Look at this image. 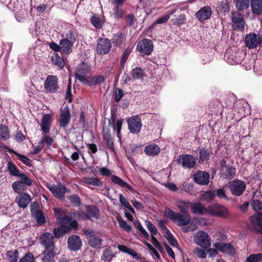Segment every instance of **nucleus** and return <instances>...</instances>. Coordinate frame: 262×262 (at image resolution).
I'll return each instance as SVG.
<instances>
[{
  "instance_id": "42",
  "label": "nucleus",
  "mask_w": 262,
  "mask_h": 262,
  "mask_svg": "<svg viewBox=\"0 0 262 262\" xmlns=\"http://www.w3.org/2000/svg\"><path fill=\"white\" fill-rule=\"evenodd\" d=\"M58 88L57 78L55 76L50 75V93H55Z\"/></svg>"
},
{
  "instance_id": "1",
  "label": "nucleus",
  "mask_w": 262,
  "mask_h": 262,
  "mask_svg": "<svg viewBox=\"0 0 262 262\" xmlns=\"http://www.w3.org/2000/svg\"><path fill=\"white\" fill-rule=\"evenodd\" d=\"M164 214L178 226H182L181 230L183 232L193 231L197 229L196 224L191 222V216L188 213H177L170 209L166 208Z\"/></svg>"
},
{
  "instance_id": "21",
  "label": "nucleus",
  "mask_w": 262,
  "mask_h": 262,
  "mask_svg": "<svg viewBox=\"0 0 262 262\" xmlns=\"http://www.w3.org/2000/svg\"><path fill=\"white\" fill-rule=\"evenodd\" d=\"M245 42L246 47L250 49L256 48L259 45L257 35L255 33H250L247 35L245 38Z\"/></svg>"
},
{
  "instance_id": "10",
  "label": "nucleus",
  "mask_w": 262,
  "mask_h": 262,
  "mask_svg": "<svg viewBox=\"0 0 262 262\" xmlns=\"http://www.w3.org/2000/svg\"><path fill=\"white\" fill-rule=\"evenodd\" d=\"M177 162L184 168H192L196 164V159L190 155L183 154L180 155Z\"/></svg>"
},
{
  "instance_id": "29",
  "label": "nucleus",
  "mask_w": 262,
  "mask_h": 262,
  "mask_svg": "<svg viewBox=\"0 0 262 262\" xmlns=\"http://www.w3.org/2000/svg\"><path fill=\"white\" fill-rule=\"evenodd\" d=\"M160 151V148L158 145L156 144H150L145 147L144 152L146 155L149 156H154L158 155Z\"/></svg>"
},
{
  "instance_id": "27",
  "label": "nucleus",
  "mask_w": 262,
  "mask_h": 262,
  "mask_svg": "<svg viewBox=\"0 0 262 262\" xmlns=\"http://www.w3.org/2000/svg\"><path fill=\"white\" fill-rule=\"evenodd\" d=\"M50 191L56 198L60 199H62L64 194L67 192H69L64 186L61 185L50 188Z\"/></svg>"
},
{
  "instance_id": "24",
  "label": "nucleus",
  "mask_w": 262,
  "mask_h": 262,
  "mask_svg": "<svg viewBox=\"0 0 262 262\" xmlns=\"http://www.w3.org/2000/svg\"><path fill=\"white\" fill-rule=\"evenodd\" d=\"M250 222L253 228L262 233V213H256L250 218Z\"/></svg>"
},
{
  "instance_id": "17",
  "label": "nucleus",
  "mask_w": 262,
  "mask_h": 262,
  "mask_svg": "<svg viewBox=\"0 0 262 262\" xmlns=\"http://www.w3.org/2000/svg\"><path fill=\"white\" fill-rule=\"evenodd\" d=\"M210 176L208 173L203 171H198L193 175L194 181L200 185H205L209 182Z\"/></svg>"
},
{
  "instance_id": "32",
  "label": "nucleus",
  "mask_w": 262,
  "mask_h": 262,
  "mask_svg": "<svg viewBox=\"0 0 262 262\" xmlns=\"http://www.w3.org/2000/svg\"><path fill=\"white\" fill-rule=\"evenodd\" d=\"M104 80V78L103 76H95L91 79L88 78L84 84L90 86L93 85L100 84L101 83H102Z\"/></svg>"
},
{
  "instance_id": "51",
  "label": "nucleus",
  "mask_w": 262,
  "mask_h": 262,
  "mask_svg": "<svg viewBox=\"0 0 262 262\" xmlns=\"http://www.w3.org/2000/svg\"><path fill=\"white\" fill-rule=\"evenodd\" d=\"M134 224L135 226L137 228V229L138 230V231L140 232L141 234L143 235L146 238L149 237V234L144 229V228L143 227L140 222H134Z\"/></svg>"
},
{
  "instance_id": "26",
  "label": "nucleus",
  "mask_w": 262,
  "mask_h": 262,
  "mask_svg": "<svg viewBox=\"0 0 262 262\" xmlns=\"http://www.w3.org/2000/svg\"><path fill=\"white\" fill-rule=\"evenodd\" d=\"M89 244L95 249H100L102 247V239L99 235L95 233L89 237Z\"/></svg>"
},
{
  "instance_id": "64",
  "label": "nucleus",
  "mask_w": 262,
  "mask_h": 262,
  "mask_svg": "<svg viewBox=\"0 0 262 262\" xmlns=\"http://www.w3.org/2000/svg\"><path fill=\"white\" fill-rule=\"evenodd\" d=\"M215 194L220 199H227V196L225 194V190L224 188L217 189Z\"/></svg>"
},
{
  "instance_id": "13",
  "label": "nucleus",
  "mask_w": 262,
  "mask_h": 262,
  "mask_svg": "<svg viewBox=\"0 0 262 262\" xmlns=\"http://www.w3.org/2000/svg\"><path fill=\"white\" fill-rule=\"evenodd\" d=\"M112 48L110 40L105 38H101L97 40L96 52L99 55L107 54Z\"/></svg>"
},
{
  "instance_id": "39",
  "label": "nucleus",
  "mask_w": 262,
  "mask_h": 262,
  "mask_svg": "<svg viewBox=\"0 0 262 262\" xmlns=\"http://www.w3.org/2000/svg\"><path fill=\"white\" fill-rule=\"evenodd\" d=\"M113 257L114 255L112 249L111 248H107L103 250L101 259L105 262H110Z\"/></svg>"
},
{
  "instance_id": "59",
  "label": "nucleus",
  "mask_w": 262,
  "mask_h": 262,
  "mask_svg": "<svg viewBox=\"0 0 262 262\" xmlns=\"http://www.w3.org/2000/svg\"><path fill=\"white\" fill-rule=\"evenodd\" d=\"M253 209L255 211H262V202L259 200H253L251 203Z\"/></svg>"
},
{
  "instance_id": "38",
  "label": "nucleus",
  "mask_w": 262,
  "mask_h": 262,
  "mask_svg": "<svg viewBox=\"0 0 262 262\" xmlns=\"http://www.w3.org/2000/svg\"><path fill=\"white\" fill-rule=\"evenodd\" d=\"M236 8L239 11L247 9L249 6V0H234Z\"/></svg>"
},
{
  "instance_id": "4",
  "label": "nucleus",
  "mask_w": 262,
  "mask_h": 262,
  "mask_svg": "<svg viewBox=\"0 0 262 262\" xmlns=\"http://www.w3.org/2000/svg\"><path fill=\"white\" fill-rule=\"evenodd\" d=\"M55 215L57 219L60 222L61 225H69L73 221L72 219L76 218L77 216L79 214L76 212H68L64 209L58 208L53 209ZM74 220H73L74 221Z\"/></svg>"
},
{
  "instance_id": "41",
  "label": "nucleus",
  "mask_w": 262,
  "mask_h": 262,
  "mask_svg": "<svg viewBox=\"0 0 262 262\" xmlns=\"http://www.w3.org/2000/svg\"><path fill=\"white\" fill-rule=\"evenodd\" d=\"M191 209L195 214H202L204 211V206L200 203H191Z\"/></svg>"
},
{
  "instance_id": "34",
  "label": "nucleus",
  "mask_w": 262,
  "mask_h": 262,
  "mask_svg": "<svg viewBox=\"0 0 262 262\" xmlns=\"http://www.w3.org/2000/svg\"><path fill=\"white\" fill-rule=\"evenodd\" d=\"M111 180L114 183L119 185L121 187H126L129 190L132 189V186H130L126 182L124 181L122 179L117 176H112Z\"/></svg>"
},
{
  "instance_id": "22",
  "label": "nucleus",
  "mask_w": 262,
  "mask_h": 262,
  "mask_svg": "<svg viewBox=\"0 0 262 262\" xmlns=\"http://www.w3.org/2000/svg\"><path fill=\"white\" fill-rule=\"evenodd\" d=\"M212 15V10L209 6H205L200 9L196 13V17L200 21L209 19Z\"/></svg>"
},
{
  "instance_id": "62",
  "label": "nucleus",
  "mask_w": 262,
  "mask_h": 262,
  "mask_svg": "<svg viewBox=\"0 0 262 262\" xmlns=\"http://www.w3.org/2000/svg\"><path fill=\"white\" fill-rule=\"evenodd\" d=\"M20 177V181L19 182H21L22 184H25L28 186H31L32 184V181L30 180V178H29L28 177H27L25 174L22 173L20 174H19Z\"/></svg>"
},
{
  "instance_id": "40",
  "label": "nucleus",
  "mask_w": 262,
  "mask_h": 262,
  "mask_svg": "<svg viewBox=\"0 0 262 262\" xmlns=\"http://www.w3.org/2000/svg\"><path fill=\"white\" fill-rule=\"evenodd\" d=\"M171 21L174 25L180 26L185 23L186 17L184 14H181L178 16H174Z\"/></svg>"
},
{
  "instance_id": "8",
  "label": "nucleus",
  "mask_w": 262,
  "mask_h": 262,
  "mask_svg": "<svg viewBox=\"0 0 262 262\" xmlns=\"http://www.w3.org/2000/svg\"><path fill=\"white\" fill-rule=\"evenodd\" d=\"M246 185L244 181L236 179L229 183V188L232 195L240 196L245 191Z\"/></svg>"
},
{
  "instance_id": "30",
  "label": "nucleus",
  "mask_w": 262,
  "mask_h": 262,
  "mask_svg": "<svg viewBox=\"0 0 262 262\" xmlns=\"http://www.w3.org/2000/svg\"><path fill=\"white\" fill-rule=\"evenodd\" d=\"M88 214L83 213L81 217L83 219H91L92 217L98 218L99 215V210L94 207H89L87 208Z\"/></svg>"
},
{
  "instance_id": "36",
  "label": "nucleus",
  "mask_w": 262,
  "mask_h": 262,
  "mask_svg": "<svg viewBox=\"0 0 262 262\" xmlns=\"http://www.w3.org/2000/svg\"><path fill=\"white\" fill-rule=\"evenodd\" d=\"M131 75L132 79H140L144 77V71L141 68L138 67L132 70Z\"/></svg>"
},
{
  "instance_id": "14",
  "label": "nucleus",
  "mask_w": 262,
  "mask_h": 262,
  "mask_svg": "<svg viewBox=\"0 0 262 262\" xmlns=\"http://www.w3.org/2000/svg\"><path fill=\"white\" fill-rule=\"evenodd\" d=\"M77 226V222L75 220L73 221L69 225H61V226L54 229V236L55 237L58 238L64 234L69 232L71 229H76Z\"/></svg>"
},
{
  "instance_id": "60",
  "label": "nucleus",
  "mask_w": 262,
  "mask_h": 262,
  "mask_svg": "<svg viewBox=\"0 0 262 262\" xmlns=\"http://www.w3.org/2000/svg\"><path fill=\"white\" fill-rule=\"evenodd\" d=\"M69 199L74 206H79L80 205V200L79 196L77 194H73L70 196Z\"/></svg>"
},
{
  "instance_id": "16",
  "label": "nucleus",
  "mask_w": 262,
  "mask_h": 262,
  "mask_svg": "<svg viewBox=\"0 0 262 262\" xmlns=\"http://www.w3.org/2000/svg\"><path fill=\"white\" fill-rule=\"evenodd\" d=\"M231 17L234 29L242 31L245 27V21L242 14L238 12H233Z\"/></svg>"
},
{
  "instance_id": "25",
  "label": "nucleus",
  "mask_w": 262,
  "mask_h": 262,
  "mask_svg": "<svg viewBox=\"0 0 262 262\" xmlns=\"http://www.w3.org/2000/svg\"><path fill=\"white\" fill-rule=\"evenodd\" d=\"M31 212L32 216L37 220L39 224L45 223V218L41 211L37 208V204H33L31 206Z\"/></svg>"
},
{
  "instance_id": "7",
  "label": "nucleus",
  "mask_w": 262,
  "mask_h": 262,
  "mask_svg": "<svg viewBox=\"0 0 262 262\" xmlns=\"http://www.w3.org/2000/svg\"><path fill=\"white\" fill-rule=\"evenodd\" d=\"M90 72V67L86 63L81 62L76 69L75 78L84 84L88 79L86 75Z\"/></svg>"
},
{
  "instance_id": "57",
  "label": "nucleus",
  "mask_w": 262,
  "mask_h": 262,
  "mask_svg": "<svg viewBox=\"0 0 262 262\" xmlns=\"http://www.w3.org/2000/svg\"><path fill=\"white\" fill-rule=\"evenodd\" d=\"M168 232V234L166 235V237L169 242V244L174 247H177L178 245L177 241L176 239L175 238H174L173 236L170 233V232Z\"/></svg>"
},
{
  "instance_id": "5",
  "label": "nucleus",
  "mask_w": 262,
  "mask_h": 262,
  "mask_svg": "<svg viewBox=\"0 0 262 262\" xmlns=\"http://www.w3.org/2000/svg\"><path fill=\"white\" fill-rule=\"evenodd\" d=\"M208 211L211 216L227 218L230 215L228 209L224 206L219 204L210 205L208 208Z\"/></svg>"
},
{
  "instance_id": "52",
  "label": "nucleus",
  "mask_w": 262,
  "mask_h": 262,
  "mask_svg": "<svg viewBox=\"0 0 262 262\" xmlns=\"http://www.w3.org/2000/svg\"><path fill=\"white\" fill-rule=\"evenodd\" d=\"M6 255L11 262H16L18 259V252L17 250H15L14 252L9 251Z\"/></svg>"
},
{
  "instance_id": "33",
  "label": "nucleus",
  "mask_w": 262,
  "mask_h": 262,
  "mask_svg": "<svg viewBox=\"0 0 262 262\" xmlns=\"http://www.w3.org/2000/svg\"><path fill=\"white\" fill-rule=\"evenodd\" d=\"M181 190L184 191L191 195H194L195 192L193 190V184L187 182H184L179 186Z\"/></svg>"
},
{
  "instance_id": "47",
  "label": "nucleus",
  "mask_w": 262,
  "mask_h": 262,
  "mask_svg": "<svg viewBox=\"0 0 262 262\" xmlns=\"http://www.w3.org/2000/svg\"><path fill=\"white\" fill-rule=\"evenodd\" d=\"M210 154L207 149L205 148L200 150L199 152V162L207 161L209 159Z\"/></svg>"
},
{
  "instance_id": "19",
  "label": "nucleus",
  "mask_w": 262,
  "mask_h": 262,
  "mask_svg": "<svg viewBox=\"0 0 262 262\" xmlns=\"http://www.w3.org/2000/svg\"><path fill=\"white\" fill-rule=\"evenodd\" d=\"M31 196L27 193L23 192L19 194L16 198L15 202L19 208L25 209L31 202Z\"/></svg>"
},
{
  "instance_id": "31",
  "label": "nucleus",
  "mask_w": 262,
  "mask_h": 262,
  "mask_svg": "<svg viewBox=\"0 0 262 262\" xmlns=\"http://www.w3.org/2000/svg\"><path fill=\"white\" fill-rule=\"evenodd\" d=\"M177 207L179 208L181 212L184 213H188L189 208H191V203L189 201H184L179 200L177 201Z\"/></svg>"
},
{
  "instance_id": "63",
  "label": "nucleus",
  "mask_w": 262,
  "mask_h": 262,
  "mask_svg": "<svg viewBox=\"0 0 262 262\" xmlns=\"http://www.w3.org/2000/svg\"><path fill=\"white\" fill-rule=\"evenodd\" d=\"M213 238L218 242H222L226 237L223 231H217L213 235Z\"/></svg>"
},
{
  "instance_id": "18",
  "label": "nucleus",
  "mask_w": 262,
  "mask_h": 262,
  "mask_svg": "<svg viewBox=\"0 0 262 262\" xmlns=\"http://www.w3.org/2000/svg\"><path fill=\"white\" fill-rule=\"evenodd\" d=\"M68 247L71 251H76L79 250L82 246V241L79 236L72 235L68 239Z\"/></svg>"
},
{
  "instance_id": "11",
  "label": "nucleus",
  "mask_w": 262,
  "mask_h": 262,
  "mask_svg": "<svg viewBox=\"0 0 262 262\" xmlns=\"http://www.w3.org/2000/svg\"><path fill=\"white\" fill-rule=\"evenodd\" d=\"M137 49L142 55H149L154 49L152 41L147 39H143L138 42Z\"/></svg>"
},
{
  "instance_id": "61",
  "label": "nucleus",
  "mask_w": 262,
  "mask_h": 262,
  "mask_svg": "<svg viewBox=\"0 0 262 262\" xmlns=\"http://www.w3.org/2000/svg\"><path fill=\"white\" fill-rule=\"evenodd\" d=\"M193 253L199 258H205L206 257V253L205 251L199 248H195L193 251Z\"/></svg>"
},
{
  "instance_id": "3",
  "label": "nucleus",
  "mask_w": 262,
  "mask_h": 262,
  "mask_svg": "<svg viewBox=\"0 0 262 262\" xmlns=\"http://www.w3.org/2000/svg\"><path fill=\"white\" fill-rule=\"evenodd\" d=\"M69 39L64 38L60 41L59 45H58L55 42H52L50 43V49H52L55 52L61 51L63 53L69 54L71 52L72 47L75 41V37L70 33Z\"/></svg>"
},
{
  "instance_id": "43",
  "label": "nucleus",
  "mask_w": 262,
  "mask_h": 262,
  "mask_svg": "<svg viewBox=\"0 0 262 262\" xmlns=\"http://www.w3.org/2000/svg\"><path fill=\"white\" fill-rule=\"evenodd\" d=\"M10 134L8 127L3 124H0V139L6 140L9 138Z\"/></svg>"
},
{
  "instance_id": "54",
  "label": "nucleus",
  "mask_w": 262,
  "mask_h": 262,
  "mask_svg": "<svg viewBox=\"0 0 262 262\" xmlns=\"http://www.w3.org/2000/svg\"><path fill=\"white\" fill-rule=\"evenodd\" d=\"M115 7L113 8L114 14L116 18L119 19L123 15V11L122 9L119 8V5H114Z\"/></svg>"
},
{
  "instance_id": "9",
  "label": "nucleus",
  "mask_w": 262,
  "mask_h": 262,
  "mask_svg": "<svg viewBox=\"0 0 262 262\" xmlns=\"http://www.w3.org/2000/svg\"><path fill=\"white\" fill-rule=\"evenodd\" d=\"M220 174L223 179H232L234 177L235 169L234 167L227 163V161L223 159L220 162Z\"/></svg>"
},
{
  "instance_id": "35",
  "label": "nucleus",
  "mask_w": 262,
  "mask_h": 262,
  "mask_svg": "<svg viewBox=\"0 0 262 262\" xmlns=\"http://www.w3.org/2000/svg\"><path fill=\"white\" fill-rule=\"evenodd\" d=\"M51 60L52 62L60 69H62L65 65L64 60L57 53H55L54 55L52 56Z\"/></svg>"
},
{
  "instance_id": "6",
  "label": "nucleus",
  "mask_w": 262,
  "mask_h": 262,
  "mask_svg": "<svg viewBox=\"0 0 262 262\" xmlns=\"http://www.w3.org/2000/svg\"><path fill=\"white\" fill-rule=\"evenodd\" d=\"M194 242L201 247L208 249L211 246L208 234L203 231H199L194 235Z\"/></svg>"
},
{
  "instance_id": "15",
  "label": "nucleus",
  "mask_w": 262,
  "mask_h": 262,
  "mask_svg": "<svg viewBox=\"0 0 262 262\" xmlns=\"http://www.w3.org/2000/svg\"><path fill=\"white\" fill-rule=\"evenodd\" d=\"M128 129L130 133L136 134L140 132L142 123L141 120L137 117L134 116L130 118L127 120Z\"/></svg>"
},
{
  "instance_id": "28",
  "label": "nucleus",
  "mask_w": 262,
  "mask_h": 262,
  "mask_svg": "<svg viewBox=\"0 0 262 262\" xmlns=\"http://www.w3.org/2000/svg\"><path fill=\"white\" fill-rule=\"evenodd\" d=\"M251 7L253 13L256 15L262 14V1L251 0Z\"/></svg>"
},
{
  "instance_id": "12",
  "label": "nucleus",
  "mask_w": 262,
  "mask_h": 262,
  "mask_svg": "<svg viewBox=\"0 0 262 262\" xmlns=\"http://www.w3.org/2000/svg\"><path fill=\"white\" fill-rule=\"evenodd\" d=\"M39 242L46 248L45 251L41 254L42 262H49V233H42L39 238Z\"/></svg>"
},
{
  "instance_id": "46",
  "label": "nucleus",
  "mask_w": 262,
  "mask_h": 262,
  "mask_svg": "<svg viewBox=\"0 0 262 262\" xmlns=\"http://www.w3.org/2000/svg\"><path fill=\"white\" fill-rule=\"evenodd\" d=\"M117 220L119 223L120 227L123 228L124 230L127 232H130L132 230V227L130 225L127 224L125 221H124L120 216H117Z\"/></svg>"
},
{
  "instance_id": "58",
  "label": "nucleus",
  "mask_w": 262,
  "mask_h": 262,
  "mask_svg": "<svg viewBox=\"0 0 262 262\" xmlns=\"http://www.w3.org/2000/svg\"><path fill=\"white\" fill-rule=\"evenodd\" d=\"M20 262H35V259L33 255L31 253L28 252L20 259Z\"/></svg>"
},
{
  "instance_id": "55",
  "label": "nucleus",
  "mask_w": 262,
  "mask_h": 262,
  "mask_svg": "<svg viewBox=\"0 0 262 262\" xmlns=\"http://www.w3.org/2000/svg\"><path fill=\"white\" fill-rule=\"evenodd\" d=\"M12 188L15 192L21 193L23 190V184L19 181L15 182L12 184Z\"/></svg>"
},
{
  "instance_id": "49",
  "label": "nucleus",
  "mask_w": 262,
  "mask_h": 262,
  "mask_svg": "<svg viewBox=\"0 0 262 262\" xmlns=\"http://www.w3.org/2000/svg\"><path fill=\"white\" fill-rule=\"evenodd\" d=\"M262 260L261 253L252 254L247 258V262H260Z\"/></svg>"
},
{
  "instance_id": "23",
  "label": "nucleus",
  "mask_w": 262,
  "mask_h": 262,
  "mask_svg": "<svg viewBox=\"0 0 262 262\" xmlns=\"http://www.w3.org/2000/svg\"><path fill=\"white\" fill-rule=\"evenodd\" d=\"M71 115L68 106L65 107L61 112V115L59 118L60 126L62 127H66L69 124L70 121Z\"/></svg>"
},
{
  "instance_id": "56",
  "label": "nucleus",
  "mask_w": 262,
  "mask_h": 262,
  "mask_svg": "<svg viewBox=\"0 0 262 262\" xmlns=\"http://www.w3.org/2000/svg\"><path fill=\"white\" fill-rule=\"evenodd\" d=\"M145 224L147 228L150 232L151 235H155L157 234L158 231L157 228L150 222L146 221Z\"/></svg>"
},
{
  "instance_id": "45",
  "label": "nucleus",
  "mask_w": 262,
  "mask_h": 262,
  "mask_svg": "<svg viewBox=\"0 0 262 262\" xmlns=\"http://www.w3.org/2000/svg\"><path fill=\"white\" fill-rule=\"evenodd\" d=\"M125 40L124 35L121 33H117L113 35V42L118 45H121Z\"/></svg>"
},
{
  "instance_id": "44",
  "label": "nucleus",
  "mask_w": 262,
  "mask_h": 262,
  "mask_svg": "<svg viewBox=\"0 0 262 262\" xmlns=\"http://www.w3.org/2000/svg\"><path fill=\"white\" fill-rule=\"evenodd\" d=\"M103 139L106 142L108 148L112 151H114V143L111 134L107 132L105 133L103 135Z\"/></svg>"
},
{
  "instance_id": "53",
  "label": "nucleus",
  "mask_w": 262,
  "mask_h": 262,
  "mask_svg": "<svg viewBox=\"0 0 262 262\" xmlns=\"http://www.w3.org/2000/svg\"><path fill=\"white\" fill-rule=\"evenodd\" d=\"M91 22L93 26L97 29H100L102 27V22L101 20V19L97 16H93L92 17Z\"/></svg>"
},
{
  "instance_id": "48",
  "label": "nucleus",
  "mask_w": 262,
  "mask_h": 262,
  "mask_svg": "<svg viewBox=\"0 0 262 262\" xmlns=\"http://www.w3.org/2000/svg\"><path fill=\"white\" fill-rule=\"evenodd\" d=\"M7 168L11 174L14 176H19V170L15 165L12 162H8L7 164Z\"/></svg>"
},
{
  "instance_id": "2",
  "label": "nucleus",
  "mask_w": 262,
  "mask_h": 262,
  "mask_svg": "<svg viewBox=\"0 0 262 262\" xmlns=\"http://www.w3.org/2000/svg\"><path fill=\"white\" fill-rule=\"evenodd\" d=\"M40 126L44 135L38 145L29 152V156L37 154L46 145L48 146L49 145V136L47 135L49 132V114H45L43 116Z\"/></svg>"
},
{
  "instance_id": "37",
  "label": "nucleus",
  "mask_w": 262,
  "mask_h": 262,
  "mask_svg": "<svg viewBox=\"0 0 262 262\" xmlns=\"http://www.w3.org/2000/svg\"><path fill=\"white\" fill-rule=\"evenodd\" d=\"M83 182L95 186H99L102 185V182L99 178L94 177H85L83 180Z\"/></svg>"
},
{
  "instance_id": "50",
  "label": "nucleus",
  "mask_w": 262,
  "mask_h": 262,
  "mask_svg": "<svg viewBox=\"0 0 262 262\" xmlns=\"http://www.w3.org/2000/svg\"><path fill=\"white\" fill-rule=\"evenodd\" d=\"M215 195V192L209 190L205 192V193L202 194L201 200L202 201L206 200V201H211Z\"/></svg>"
},
{
  "instance_id": "20",
  "label": "nucleus",
  "mask_w": 262,
  "mask_h": 262,
  "mask_svg": "<svg viewBox=\"0 0 262 262\" xmlns=\"http://www.w3.org/2000/svg\"><path fill=\"white\" fill-rule=\"evenodd\" d=\"M213 247L222 252L226 253L230 255H233L235 250L233 247L229 243L223 242H216L213 244Z\"/></svg>"
}]
</instances>
